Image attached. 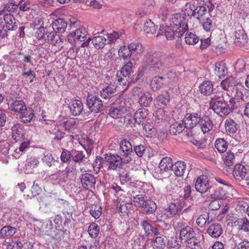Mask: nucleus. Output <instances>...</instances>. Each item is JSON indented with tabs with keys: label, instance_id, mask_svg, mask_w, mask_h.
I'll return each mask as SVG.
<instances>
[{
	"label": "nucleus",
	"instance_id": "obj_42",
	"mask_svg": "<svg viewBox=\"0 0 249 249\" xmlns=\"http://www.w3.org/2000/svg\"><path fill=\"white\" fill-rule=\"evenodd\" d=\"M120 146V149L124 154V156L132 153V145L128 141H127L126 140H123L121 141Z\"/></svg>",
	"mask_w": 249,
	"mask_h": 249
},
{
	"label": "nucleus",
	"instance_id": "obj_15",
	"mask_svg": "<svg viewBox=\"0 0 249 249\" xmlns=\"http://www.w3.org/2000/svg\"><path fill=\"white\" fill-rule=\"evenodd\" d=\"M118 86L115 82H111L100 91L101 96L104 99L111 98L116 93Z\"/></svg>",
	"mask_w": 249,
	"mask_h": 249
},
{
	"label": "nucleus",
	"instance_id": "obj_27",
	"mask_svg": "<svg viewBox=\"0 0 249 249\" xmlns=\"http://www.w3.org/2000/svg\"><path fill=\"white\" fill-rule=\"evenodd\" d=\"M39 163V160L35 157L28 158L24 168V173L27 174L33 173L34 169L38 166Z\"/></svg>",
	"mask_w": 249,
	"mask_h": 249
},
{
	"label": "nucleus",
	"instance_id": "obj_14",
	"mask_svg": "<svg viewBox=\"0 0 249 249\" xmlns=\"http://www.w3.org/2000/svg\"><path fill=\"white\" fill-rule=\"evenodd\" d=\"M162 35H164L167 40L173 39L175 35L178 37V35L177 34L176 32V29L167 24L165 27L163 25H160V31L157 36Z\"/></svg>",
	"mask_w": 249,
	"mask_h": 249
},
{
	"label": "nucleus",
	"instance_id": "obj_58",
	"mask_svg": "<svg viewBox=\"0 0 249 249\" xmlns=\"http://www.w3.org/2000/svg\"><path fill=\"white\" fill-rule=\"evenodd\" d=\"M99 226L95 223H91L89 227L88 232L91 238H96L99 234Z\"/></svg>",
	"mask_w": 249,
	"mask_h": 249
},
{
	"label": "nucleus",
	"instance_id": "obj_7",
	"mask_svg": "<svg viewBox=\"0 0 249 249\" xmlns=\"http://www.w3.org/2000/svg\"><path fill=\"white\" fill-rule=\"evenodd\" d=\"M104 164L109 170H116L122 168V158L116 154H107L105 155Z\"/></svg>",
	"mask_w": 249,
	"mask_h": 249
},
{
	"label": "nucleus",
	"instance_id": "obj_51",
	"mask_svg": "<svg viewBox=\"0 0 249 249\" xmlns=\"http://www.w3.org/2000/svg\"><path fill=\"white\" fill-rule=\"evenodd\" d=\"M142 209L147 213H152L156 210L157 205L153 201L147 200Z\"/></svg>",
	"mask_w": 249,
	"mask_h": 249
},
{
	"label": "nucleus",
	"instance_id": "obj_2",
	"mask_svg": "<svg viewBox=\"0 0 249 249\" xmlns=\"http://www.w3.org/2000/svg\"><path fill=\"white\" fill-rule=\"evenodd\" d=\"M232 107V106L227 105L223 92H219L214 95L210 102V108L221 117L228 115Z\"/></svg>",
	"mask_w": 249,
	"mask_h": 249
},
{
	"label": "nucleus",
	"instance_id": "obj_39",
	"mask_svg": "<svg viewBox=\"0 0 249 249\" xmlns=\"http://www.w3.org/2000/svg\"><path fill=\"white\" fill-rule=\"evenodd\" d=\"M12 136L16 142L20 141L23 137V130L21 126L16 124L12 127Z\"/></svg>",
	"mask_w": 249,
	"mask_h": 249
},
{
	"label": "nucleus",
	"instance_id": "obj_19",
	"mask_svg": "<svg viewBox=\"0 0 249 249\" xmlns=\"http://www.w3.org/2000/svg\"><path fill=\"white\" fill-rule=\"evenodd\" d=\"M148 115L149 111L147 109L141 108L135 113L133 119L135 123L138 124L144 123L147 121Z\"/></svg>",
	"mask_w": 249,
	"mask_h": 249
},
{
	"label": "nucleus",
	"instance_id": "obj_9",
	"mask_svg": "<svg viewBox=\"0 0 249 249\" xmlns=\"http://www.w3.org/2000/svg\"><path fill=\"white\" fill-rule=\"evenodd\" d=\"M86 101L89 110L94 113L100 112L103 107L102 100L96 95L88 94Z\"/></svg>",
	"mask_w": 249,
	"mask_h": 249
},
{
	"label": "nucleus",
	"instance_id": "obj_3",
	"mask_svg": "<svg viewBox=\"0 0 249 249\" xmlns=\"http://www.w3.org/2000/svg\"><path fill=\"white\" fill-rule=\"evenodd\" d=\"M68 40L72 44L78 42H83L81 46L83 47L88 45L90 38L86 29L84 27H80L70 33L68 36Z\"/></svg>",
	"mask_w": 249,
	"mask_h": 249
},
{
	"label": "nucleus",
	"instance_id": "obj_4",
	"mask_svg": "<svg viewBox=\"0 0 249 249\" xmlns=\"http://www.w3.org/2000/svg\"><path fill=\"white\" fill-rule=\"evenodd\" d=\"M167 24L176 29L178 37L182 36L188 30L186 19L180 14L173 15Z\"/></svg>",
	"mask_w": 249,
	"mask_h": 249
},
{
	"label": "nucleus",
	"instance_id": "obj_10",
	"mask_svg": "<svg viewBox=\"0 0 249 249\" xmlns=\"http://www.w3.org/2000/svg\"><path fill=\"white\" fill-rule=\"evenodd\" d=\"M132 63L129 62L122 68L120 72L117 73L116 81H117V84L123 86L126 85L127 81L126 77L132 72Z\"/></svg>",
	"mask_w": 249,
	"mask_h": 249
},
{
	"label": "nucleus",
	"instance_id": "obj_56",
	"mask_svg": "<svg viewBox=\"0 0 249 249\" xmlns=\"http://www.w3.org/2000/svg\"><path fill=\"white\" fill-rule=\"evenodd\" d=\"M209 215L207 213L200 215L196 220V224L201 228L205 226L206 223H210Z\"/></svg>",
	"mask_w": 249,
	"mask_h": 249
},
{
	"label": "nucleus",
	"instance_id": "obj_44",
	"mask_svg": "<svg viewBox=\"0 0 249 249\" xmlns=\"http://www.w3.org/2000/svg\"><path fill=\"white\" fill-rule=\"evenodd\" d=\"M118 52L119 56L124 59H127L129 58L131 55V52L129 49V44L128 46L126 45L120 46Z\"/></svg>",
	"mask_w": 249,
	"mask_h": 249
},
{
	"label": "nucleus",
	"instance_id": "obj_23",
	"mask_svg": "<svg viewBox=\"0 0 249 249\" xmlns=\"http://www.w3.org/2000/svg\"><path fill=\"white\" fill-rule=\"evenodd\" d=\"M56 32L53 30L51 25L46 28V40L47 39L51 44L54 45L57 44L60 40L59 36L56 34Z\"/></svg>",
	"mask_w": 249,
	"mask_h": 249
},
{
	"label": "nucleus",
	"instance_id": "obj_36",
	"mask_svg": "<svg viewBox=\"0 0 249 249\" xmlns=\"http://www.w3.org/2000/svg\"><path fill=\"white\" fill-rule=\"evenodd\" d=\"M186 128V125L183 120L178 122H175L170 125V132L174 135L181 133Z\"/></svg>",
	"mask_w": 249,
	"mask_h": 249
},
{
	"label": "nucleus",
	"instance_id": "obj_62",
	"mask_svg": "<svg viewBox=\"0 0 249 249\" xmlns=\"http://www.w3.org/2000/svg\"><path fill=\"white\" fill-rule=\"evenodd\" d=\"M90 213L95 219L100 217L102 213V207L98 205H93L90 210Z\"/></svg>",
	"mask_w": 249,
	"mask_h": 249
},
{
	"label": "nucleus",
	"instance_id": "obj_53",
	"mask_svg": "<svg viewBox=\"0 0 249 249\" xmlns=\"http://www.w3.org/2000/svg\"><path fill=\"white\" fill-rule=\"evenodd\" d=\"M196 6L192 2H187L184 6L182 8V12L185 16H194Z\"/></svg>",
	"mask_w": 249,
	"mask_h": 249
},
{
	"label": "nucleus",
	"instance_id": "obj_32",
	"mask_svg": "<svg viewBox=\"0 0 249 249\" xmlns=\"http://www.w3.org/2000/svg\"><path fill=\"white\" fill-rule=\"evenodd\" d=\"M186 167V164L184 161H178L173 164L172 171L176 176L181 177L185 173Z\"/></svg>",
	"mask_w": 249,
	"mask_h": 249
},
{
	"label": "nucleus",
	"instance_id": "obj_38",
	"mask_svg": "<svg viewBox=\"0 0 249 249\" xmlns=\"http://www.w3.org/2000/svg\"><path fill=\"white\" fill-rule=\"evenodd\" d=\"M129 49L131 52V55L136 56L141 55L143 53L144 49L142 45L137 42L130 43Z\"/></svg>",
	"mask_w": 249,
	"mask_h": 249
},
{
	"label": "nucleus",
	"instance_id": "obj_11",
	"mask_svg": "<svg viewBox=\"0 0 249 249\" xmlns=\"http://www.w3.org/2000/svg\"><path fill=\"white\" fill-rule=\"evenodd\" d=\"M211 187L209 180L206 176H200L195 181L196 191L201 194L207 192L210 189Z\"/></svg>",
	"mask_w": 249,
	"mask_h": 249
},
{
	"label": "nucleus",
	"instance_id": "obj_26",
	"mask_svg": "<svg viewBox=\"0 0 249 249\" xmlns=\"http://www.w3.org/2000/svg\"><path fill=\"white\" fill-rule=\"evenodd\" d=\"M236 85V82H234L232 77H230L223 80L220 84V87L222 89L226 91L227 96H230V91ZM226 92H224L225 94Z\"/></svg>",
	"mask_w": 249,
	"mask_h": 249
},
{
	"label": "nucleus",
	"instance_id": "obj_57",
	"mask_svg": "<svg viewBox=\"0 0 249 249\" xmlns=\"http://www.w3.org/2000/svg\"><path fill=\"white\" fill-rule=\"evenodd\" d=\"M193 192L194 191L192 190L191 186L189 185H186L183 187L180 196L183 198L191 199L193 197L192 195Z\"/></svg>",
	"mask_w": 249,
	"mask_h": 249
},
{
	"label": "nucleus",
	"instance_id": "obj_5",
	"mask_svg": "<svg viewBox=\"0 0 249 249\" xmlns=\"http://www.w3.org/2000/svg\"><path fill=\"white\" fill-rule=\"evenodd\" d=\"M3 18L5 24H0V36L1 37L7 36V31L15 30L18 27L15 18L11 14H4Z\"/></svg>",
	"mask_w": 249,
	"mask_h": 249
},
{
	"label": "nucleus",
	"instance_id": "obj_52",
	"mask_svg": "<svg viewBox=\"0 0 249 249\" xmlns=\"http://www.w3.org/2000/svg\"><path fill=\"white\" fill-rule=\"evenodd\" d=\"M147 200L143 195H138L133 197L134 205L141 209L143 207Z\"/></svg>",
	"mask_w": 249,
	"mask_h": 249
},
{
	"label": "nucleus",
	"instance_id": "obj_12",
	"mask_svg": "<svg viewBox=\"0 0 249 249\" xmlns=\"http://www.w3.org/2000/svg\"><path fill=\"white\" fill-rule=\"evenodd\" d=\"M201 114L198 111L196 112L187 114L183 119L184 123L186 125V128H192L199 124L201 119Z\"/></svg>",
	"mask_w": 249,
	"mask_h": 249
},
{
	"label": "nucleus",
	"instance_id": "obj_21",
	"mask_svg": "<svg viewBox=\"0 0 249 249\" xmlns=\"http://www.w3.org/2000/svg\"><path fill=\"white\" fill-rule=\"evenodd\" d=\"M225 127L227 133L237 140V138H235L236 137L235 134L238 129L237 125L234 121L231 119H227L225 122Z\"/></svg>",
	"mask_w": 249,
	"mask_h": 249
},
{
	"label": "nucleus",
	"instance_id": "obj_50",
	"mask_svg": "<svg viewBox=\"0 0 249 249\" xmlns=\"http://www.w3.org/2000/svg\"><path fill=\"white\" fill-rule=\"evenodd\" d=\"M215 147L219 152L224 153L227 149L228 144L224 139L219 138L215 142Z\"/></svg>",
	"mask_w": 249,
	"mask_h": 249
},
{
	"label": "nucleus",
	"instance_id": "obj_49",
	"mask_svg": "<svg viewBox=\"0 0 249 249\" xmlns=\"http://www.w3.org/2000/svg\"><path fill=\"white\" fill-rule=\"evenodd\" d=\"M152 245L153 249H163L166 246V241L162 237H157L153 240Z\"/></svg>",
	"mask_w": 249,
	"mask_h": 249
},
{
	"label": "nucleus",
	"instance_id": "obj_41",
	"mask_svg": "<svg viewBox=\"0 0 249 249\" xmlns=\"http://www.w3.org/2000/svg\"><path fill=\"white\" fill-rule=\"evenodd\" d=\"M178 207L175 203H171L165 209L164 214L167 217H173L178 213Z\"/></svg>",
	"mask_w": 249,
	"mask_h": 249
},
{
	"label": "nucleus",
	"instance_id": "obj_63",
	"mask_svg": "<svg viewBox=\"0 0 249 249\" xmlns=\"http://www.w3.org/2000/svg\"><path fill=\"white\" fill-rule=\"evenodd\" d=\"M185 42L189 45H194L196 44L199 40L198 37L192 33H187L185 37Z\"/></svg>",
	"mask_w": 249,
	"mask_h": 249
},
{
	"label": "nucleus",
	"instance_id": "obj_8",
	"mask_svg": "<svg viewBox=\"0 0 249 249\" xmlns=\"http://www.w3.org/2000/svg\"><path fill=\"white\" fill-rule=\"evenodd\" d=\"M173 165L172 160L170 157L163 158L159 164V178H168L171 175Z\"/></svg>",
	"mask_w": 249,
	"mask_h": 249
},
{
	"label": "nucleus",
	"instance_id": "obj_59",
	"mask_svg": "<svg viewBox=\"0 0 249 249\" xmlns=\"http://www.w3.org/2000/svg\"><path fill=\"white\" fill-rule=\"evenodd\" d=\"M85 155L82 151L72 150V159L76 162L85 161Z\"/></svg>",
	"mask_w": 249,
	"mask_h": 249
},
{
	"label": "nucleus",
	"instance_id": "obj_17",
	"mask_svg": "<svg viewBox=\"0 0 249 249\" xmlns=\"http://www.w3.org/2000/svg\"><path fill=\"white\" fill-rule=\"evenodd\" d=\"M137 90L140 93L138 94L139 96V104L141 106H148L152 101V94L149 92H143L140 88H137Z\"/></svg>",
	"mask_w": 249,
	"mask_h": 249
},
{
	"label": "nucleus",
	"instance_id": "obj_40",
	"mask_svg": "<svg viewBox=\"0 0 249 249\" xmlns=\"http://www.w3.org/2000/svg\"><path fill=\"white\" fill-rule=\"evenodd\" d=\"M164 83V79L162 76H155L151 80L150 86L153 90H158L161 88Z\"/></svg>",
	"mask_w": 249,
	"mask_h": 249
},
{
	"label": "nucleus",
	"instance_id": "obj_43",
	"mask_svg": "<svg viewBox=\"0 0 249 249\" xmlns=\"http://www.w3.org/2000/svg\"><path fill=\"white\" fill-rule=\"evenodd\" d=\"M107 39L103 36H99L92 39V43L96 49H99L104 47L106 44Z\"/></svg>",
	"mask_w": 249,
	"mask_h": 249
},
{
	"label": "nucleus",
	"instance_id": "obj_60",
	"mask_svg": "<svg viewBox=\"0 0 249 249\" xmlns=\"http://www.w3.org/2000/svg\"><path fill=\"white\" fill-rule=\"evenodd\" d=\"M207 8L203 6H200L195 8L194 16L200 20V18H204V17H208L206 16L207 14Z\"/></svg>",
	"mask_w": 249,
	"mask_h": 249
},
{
	"label": "nucleus",
	"instance_id": "obj_31",
	"mask_svg": "<svg viewBox=\"0 0 249 249\" xmlns=\"http://www.w3.org/2000/svg\"><path fill=\"white\" fill-rule=\"evenodd\" d=\"M213 85L211 81H204L199 86L200 92L205 96L211 95L213 92Z\"/></svg>",
	"mask_w": 249,
	"mask_h": 249
},
{
	"label": "nucleus",
	"instance_id": "obj_47",
	"mask_svg": "<svg viewBox=\"0 0 249 249\" xmlns=\"http://www.w3.org/2000/svg\"><path fill=\"white\" fill-rule=\"evenodd\" d=\"M215 73L219 78L224 77L227 73V69L224 64L216 63L215 67Z\"/></svg>",
	"mask_w": 249,
	"mask_h": 249
},
{
	"label": "nucleus",
	"instance_id": "obj_54",
	"mask_svg": "<svg viewBox=\"0 0 249 249\" xmlns=\"http://www.w3.org/2000/svg\"><path fill=\"white\" fill-rule=\"evenodd\" d=\"M141 225L147 235L151 234H156L158 232L157 229L156 228L152 227L151 225L146 221H143L142 222Z\"/></svg>",
	"mask_w": 249,
	"mask_h": 249
},
{
	"label": "nucleus",
	"instance_id": "obj_1",
	"mask_svg": "<svg viewBox=\"0 0 249 249\" xmlns=\"http://www.w3.org/2000/svg\"><path fill=\"white\" fill-rule=\"evenodd\" d=\"M164 69V66L161 60L151 53H147L143 57L142 66L139 68V73L142 75L146 71L158 73L162 71Z\"/></svg>",
	"mask_w": 249,
	"mask_h": 249
},
{
	"label": "nucleus",
	"instance_id": "obj_29",
	"mask_svg": "<svg viewBox=\"0 0 249 249\" xmlns=\"http://www.w3.org/2000/svg\"><path fill=\"white\" fill-rule=\"evenodd\" d=\"M199 126L204 134L210 131L213 128V124L210 118L207 116L201 117L199 122Z\"/></svg>",
	"mask_w": 249,
	"mask_h": 249
},
{
	"label": "nucleus",
	"instance_id": "obj_13",
	"mask_svg": "<svg viewBox=\"0 0 249 249\" xmlns=\"http://www.w3.org/2000/svg\"><path fill=\"white\" fill-rule=\"evenodd\" d=\"M81 182L83 187L86 189L94 188L96 184L95 178L92 174L84 173L80 177Z\"/></svg>",
	"mask_w": 249,
	"mask_h": 249
},
{
	"label": "nucleus",
	"instance_id": "obj_20",
	"mask_svg": "<svg viewBox=\"0 0 249 249\" xmlns=\"http://www.w3.org/2000/svg\"><path fill=\"white\" fill-rule=\"evenodd\" d=\"M71 114L74 116L79 115L83 110V105L79 100H72L69 107Z\"/></svg>",
	"mask_w": 249,
	"mask_h": 249
},
{
	"label": "nucleus",
	"instance_id": "obj_61",
	"mask_svg": "<svg viewBox=\"0 0 249 249\" xmlns=\"http://www.w3.org/2000/svg\"><path fill=\"white\" fill-rule=\"evenodd\" d=\"M18 7V6L17 4L13 2H9L5 5L2 10L0 11V16L2 14L4 15L5 11L11 13L15 12L17 11Z\"/></svg>",
	"mask_w": 249,
	"mask_h": 249
},
{
	"label": "nucleus",
	"instance_id": "obj_33",
	"mask_svg": "<svg viewBox=\"0 0 249 249\" xmlns=\"http://www.w3.org/2000/svg\"><path fill=\"white\" fill-rule=\"evenodd\" d=\"M64 175H65V173L59 171L49 176L47 179L53 184L62 185V183L65 181V179L64 178Z\"/></svg>",
	"mask_w": 249,
	"mask_h": 249
},
{
	"label": "nucleus",
	"instance_id": "obj_16",
	"mask_svg": "<svg viewBox=\"0 0 249 249\" xmlns=\"http://www.w3.org/2000/svg\"><path fill=\"white\" fill-rule=\"evenodd\" d=\"M114 105L126 113L131 106V103L128 98H126L124 95H122L116 98L114 102Z\"/></svg>",
	"mask_w": 249,
	"mask_h": 249
},
{
	"label": "nucleus",
	"instance_id": "obj_64",
	"mask_svg": "<svg viewBox=\"0 0 249 249\" xmlns=\"http://www.w3.org/2000/svg\"><path fill=\"white\" fill-rule=\"evenodd\" d=\"M63 127L66 131L74 133L75 130L76 129V122L73 120H69L66 121L63 125Z\"/></svg>",
	"mask_w": 249,
	"mask_h": 249
},
{
	"label": "nucleus",
	"instance_id": "obj_28",
	"mask_svg": "<svg viewBox=\"0 0 249 249\" xmlns=\"http://www.w3.org/2000/svg\"><path fill=\"white\" fill-rule=\"evenodd\" d=\"M53 30L59 33H64L67 27V23L62 18H58L51 25Z\"/></svg>",
	"mask_w": 249,
	"mask_h": 249
},
{
	"label": "nucleus",
	"instance_id": "obj_45",
	"mask_svg": "<svg viewBox=\"0 0 249 249\" xmlns=\"http://www.w3.org/2000/svg\"><path fill=\"white\" fill-rule=\"evenodd\" d=\"M169 102V96L167 92L159 95L156 99V103L160 107L166 106Z\"/></svg>",
	"mask_w": 249,
	"mask_h": 249
},
{
	"label": "nucleus",
	"instance_id": "obj_35",
	"mask_svg": "<svg viewBox=\"0 0 249 249\" xmlns=\"http://www.w3.org/2000/svg\"><path fill=\"white\" fill-rule=\"evenodd\" d=\"M207 232L212 237H218L222 233L221 226L219 224H213L208 229Z\"/></svg>",
	"mask_w": 249,
	"mask_h": 249
},
{
	"label": "nucleus",
	"instance_id": "obj_18",
	"mask_svg": "<svg viewBox=\"0 0 249 249\" xmlns=\"http://www.w3.org/2000/svg\"><path fill=\"white\" fill-rule=\"evenodd\" d=\"M243 90V88L242 87H238L236 85L232 89V93H230L231 95L230 94L229 97H231L229 101L232 107L234 106V105L236 103L239 102V100L242 99Z\"/></svg>",
	"mask_w": 249,
	"mask_h": 249
},
{
	"label": "nucleus",
	"instance_id": "obj_55",
	"mask_svg": "<svg viewBox=\"0 0 249 249\" xmlns=\"http://www.w3.org/2000/svg\"><path fill=\"white\" fill-rule=\"evenodd\" d=\"M222 159L225 164L228 166H230L234 161V154L231 151L227 152L222 156Z\"/></svg>",
	"mask_w": 249,
	"mask_h": 249
},
{
	"label": "nucleus",
	"instance_id": "obj_30",
	"mask_svg": "<svg viewBox=\"0 0 249 249\" xmlns=\"http://www.w3.org/2000/svg\"><path fill=\"white\" fill-rule=\"evenodd\" d=\"M195 235V233L192 228L189 226H185L180 231L179 238L186 242Z\"/></svg>",
	"mask_w": 249,
	"mask_h": 249
},
{
	"label": "nucleus",
	"instance_id": "obj_24",
	"mask_svg": "<svg viewBox=\"0 0 249 249\" xmlns=\"http://www.w3.org/2000/svg\"><path fill=\"white\" fill-rule=\"evenodd\" d=\"M9 108L13 111L25 114L27 107L24 102L21 100H16L9 105Z\"/></svg>",
	"mask_w": 249,
	"mask_h": 249
},
{
	"label": "nucleus",
	"instance_id": "obj_46",
	"mask_svg": "<svg viewBox=\"0 0 249 249\" xmlns=\"http://www.w3.org/2000/svg\"><path fill=\"white\" fill-rule=\"evenodd\" d=\"M144 31L148 34H154L156 33V28L155 25L150 19H146L144 23Z\"/></svg>",
	"mask_w": 249,
	"mask_h": 249
},
{
	"label": "nucleus",
	"instance_id": "obj_37",
	"mask_svg": "<svg viewBox=\"0 0 249 249\" xmlns=\"http://www.w3.org/2000/svg\"><path fill=\"white\" fill-rule=\"evenodd\" d=\"M17 232V229L10 226L3 227L0 231L1 238H10L14 236Z\"/></svg>",
	"mask_w": 249,
	"mask_h": 249
},
{
	"label": "nucleus",
	"instance_id": "obj_48",
	"mask_svg": "<svg viewBox=\"0 0 249 249\" xmlns=\"http://www.w3.org/2000/svg\"><path fill=\"white\" fill-rule=\"evenodd\" d=\"M125 114L124 111L115 106L109 109V115L113 118H121Z\"/></svg>",
	"mask_w": 249,
	"mask_h": 249
},
{
	"label": "nucleus",
	"instance_id": "obj_34",
	"mask_svg": "<svg viewBox=\"0 0 249 249\" xmlns=\"http://www.w3.org/2000/svg\"><path fill=\"white\" fill-rule=\"evenodd\" d=\"M199 22L203 29L206 32H211L214 28V24L212 17H204V18H200Z\"/></svg>",
	"mask_w": 249,
	"mask_h": 249
},
{
	"label": "nucleus",
	"instance_id": "obj_25",
	"mask_svg": "<svg viewBox=\"0 0 249 249\" xmlns=\"http://www.w3.org/2000/svg\"><path fill=\"white\" fill-rule=\"evenodd\" d=\"M234 36V43L238 46L244 45L247 42L248 36L243 29L235 31Z\"/></svg>",
	"mask_w": 249,
	"mask_h": 249
},
{
	"label": "nucleus",
	"instance_id": "obj_6",
	"mask_svg": "<svg viewBox=\"0 0 249 249\" xmlns=\"http://www.w3.org/2000/svg\"><path fill=\"white\" fill-rule=\"evenodd\" d=\"M236 190L231 185H225L223 187L216 188L213 194L215 199H225L231 197H235Z\"/></svg>",
	"mask_w": 249,
	"mask_h": 249
},
{
	"label": "nucleus",
	"instance_id": "obj_22",
	"mask_svg": "<svg viewBox=\"0 0 249 249\" xmlns=\"http://www.w3.org/2000/svg\"><path fill=\"white\" fill-rule=\"evenodd\" d=\"M247 174V169L242 164H236L233 170L232 174L236 180H243Z\"/></svg>",
	"mask_w": 249,
	"mask_h": 249
}]
</instances>
